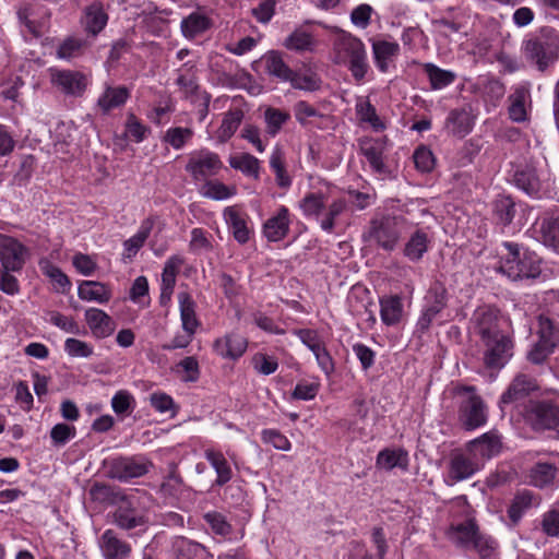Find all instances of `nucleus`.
I'll use <instances>...</instances> for the list:
<instances>
[{
  "mask_svg": "<svg viewBox=\"0 0 559 559\" xmlns=\"http://www.w3.org/2000/svg\"><path fill=\"white\" fill-rule=\"evenodd\" d=\"M333 62L346 66L357 82H361L370 69L362 40L341 28H336V36L333 41Z\"/></svg>",
  "mask_w": 559,
  "mask_h": 559,
  "instance_id": "nucleus-1",
  "label": "nucleus"
},
{
  "mask_svg": "<svg viewBox=\"0 0 559 559\" xmlns=\"http://www.w3.org/2000/svg\"><path fill=\"white\" fill-rule=\"evenodd\" d=\"M498 257L496 270L511 281L535 278L540 274L538 259L526 251L521 253L516 243L503 242Z\"/></svg>",
  "mask_w": 559,
  "mask_h": 559,
  "instance_id": "nucleus-2",
  "label": "nucleus"
},
{
  "mask_svg": "<svg viewBox=\"0 0 559 559\" xmlns=\"http://www.w3.org/2000/svg\"><path fill=\"white\" fill-rule=\"evenodd\" d=\"M522 50L528 62L545 71L559 57V33L544 27L536 36L523 41Z\"/></svg>",
  "mask_w": 559,
  "mask_h": 559,
  "instance_id": "nucleus-3",
  "label": "nucleus"
},
{
  "mask_svg": "<svg viewBox=\"0 0 559 559\" xmlns=\"http://www.w3.org/2000/svg\"><path fill=\"white\" fill-rule=\"evenodd\" d=\"M453 394L459 403V419L467 430L485 425L486 406L474 386L457 385L453 389Z\"/></svg>",
  "mask_w": 559,
  "mask_h": 559,
  "instance_id": "nucleus-4",
  "label": "nucleus"
},
{
  "mask_svg": "<svg viewBox=\"0 0 559 559\" xmlns=\"http://www.w3.org/2000/svg\"><path fill=\"white\" fill-rule=\"evenodd\" d=\"M405 218L402 216H382L370 222L365 238L384 251H393L401 238Z\"/></svg>",
  "mask_w": 559,
  "mask_h": 559,
  "instance_id": "nucleus-5",
  "label": "nucleus"
},
{
  "mask_svg": "<svg viewBox=\"0 0 559 559\" xmlns=\"http://www.w3.org/2000/svg\"><path fill=\"white\" fill-rule=\"evenodd\" d=\"M223 168L218 154L209 150H201L190 154L186 165V171L195 182H206L209 178L216 176Z\"/></svg>",
  "mask_w": 559,
  "mask_h": 559,
  "instance_id": "nucleus-6",
  "label": "nucleus"
},
{
  "mask_svg": "<svg viewBox=\"0 0 559 559\" xmlns=\"http://www.w3.org/2000/svg\"><path fill=\"white\" fill-rule=\"evenodd\" d=\"M536 455H546L547 457L538 459L535 464L530 467L526 475L528 484L539 489L549 488L554 486L558 475L559 453L537 452Z\"/></svg>",
  "mask_w": 559,
  "mask_h": 559,
  "instance_id": "nucleus-7",
  "label": "nucleus"
},
{
  "mask_svg": "<svg viewBox=\"0 0 559 559\" xmlns=\"http://www.w3.org/2000/svg\"><path fill=\"white\" fill-rule=\"evenodd\" d=\"M447 288L440 282H435L430 285L425 297L426 305L417 321V329L421 332L429 330L436 317L447 306Z\"/></svg>",
  "mask_w": 559,
  "mask_h": 559,
  "instance_id": "nucleus-8",
  "label": "nucleus"
},
{
  "mask_svg": "<svg viewBox=\"0 0 559 559\" xmlns=\"http://www.w3.org/2000/svg\"><path fill=\"white\" fill-rule=\"evenodd\" d=\"M484 364L490 369L502 368L512 357L513 343L509 336L503 333L495 337L483 341Z\"/></svg>",
  "mask_w": 559,
  "mask_h": 559,
  "instance_id": "nucleus-9",
  "label": "nucleus"
},
{
  "mask_svg": "<svg viewBox=\"0 0 559 559\" xmlns=\"http://www.w3.org/2000/svg\"><path fill=\"white\" fill-rule=\"evenodd\" d=\"M468 330L481 342L497 336L502 333L499 329L498 312L488 306L478 307L469 320Z\"/></svg>",
  "mask_w": 559,
  "mask_h": 559,
  "instance_id": "nucleus-10",
  "label": "nucleus"
},
{
  "mask_svg": "<svg viewBox=\"0 0 559 559\" xmlns=\"http://www.w3.org/2000/svg\"><path fill=\"white\" fill-rule=\"evenodd\" d=\"M27 258V248L16 238L0 234L1 270L20 272Z\"/></svg>",
  "mask_w": 559,
  "mask_h": 559,
  "instance_id": "nucleus-11",
  "label": "nucleus"
},
{
  "mask_svg": "<svg viewBox=\"0 0 559 559\" xmlns=\"http://www.w3.org/2000/svg\"><path fill=\"white\" fill-rule=\"evenodd\" d=\"M528 420L535 431L559 432V406L551 401L536 402L528 413Z\"/></svg>",
  "mask_w": 559,
  "mask_h": 559,
  "instance_id": "nucleus-12",
  "label": "nucleus"
},
{
  "mask_svg": "<svg viewBox=\"0 0 559 559\" xmlns=\"http://www.w3.org/2000/svg\"><path fill=\"white\" fill-rule=\"evenodd\" d=\"M469 453L476 459L481 467L485 462L491 457L498 455L502 449L501 436L496 431L491 430L479 438L469 441L466 445Z\"/></svg>",
  "mask_w": 559,
  "mask_h": 559,
  "instance_id": "nucleus-13",
  "label": "nucleus"
},
{
  "mask_svg": "<svg viewBox=\"0 0 559 559\" xmlns=\"http://www.w3.org/2000/svg\"><path fill=\"white\" fill-rule=\"evenodd\" d=\"M481 468L476 459L465 449V451L452 455L447 481L450 485L463 481L474 476Z\"/></svg>",
  "mask_w": 559,
  "mask_h": 559,
  "instance_id": "nucleus-14",
  "label": "nucleus"
},
{
  "mask_svg": "<svg viewBox=\"0 0 559 559\" xmlns=\"http://www.w3.org/2000/svg\"><path fill=\"white\" fill-rule=\"evenodd\" d=\"M51 82L63 94L69 96H82L87 87L85 74L73 70H51Z\"/></svg>",
  "mask_w": 559,
  "mask_h": 559,
  "instance_id": "nucleus-15",
  "label": "nucleus"
},
{
  "mask_svg": "<svg viewBox=\"0 0 559 559\" xmlns=\"http://www.w3.org/2000/svg\"><path fill=\"white\" fill-rule=\"evenodd\" d=\"M185 263V259L181 255H171L165 262L162 273V285L159 301L162 306H166L170 302L176 285V278Z\"/></svg>",
  "mask_w": 559,
  "mask_h": 559,
  "instance_id": "nucleus-16",
  "label": "nucleus"
},
{
  "mask_svg": "<svg viewBox=\"0 0 559 559\" xmlns=\"http://www.w3.org/2000/svg\"><path fill=\"white\" fill-rule=\"evenodd\" d=\"M371 49L374 64L382 73L389 71L390 64L397 58L401 50L397 41L384 38L372 39Z\"/></svg>",
  "mask_w": 559,
  "mask_h": 559,
  "instance_id": "nucleus-17",
  "label": "nucleus"
},
{
  "mask_svg": "<svg viewBox=\"0 0 559 559\" xmlns=\"http://www.w3.org/2000/svg\"><path fill=\"white\" fill-rule=\"evenodd\" d=\"M478 533L479 528L475 520L469 519L462 523L451 524L445 531V536L456 547L471 550Z\"/></svg>",
  "mask_w": 559,
  "mask_h": 559,
  "instance_id": "nucleus-18",
  "label": "nucleus"
},
{
  "mask_svg": "<svg viewBox=\"0 0 559 559\" xmlns=\"http://www.w3.org/2000/svg\"><path fill=\"white\" fill-rule=\"evenodd\" d=\"M289 210L281 205L276 213L263 224V235L269 241H281L289 231Z\"/></svg>",
  "mask_w": 559,
  "mask_h": 559,
  "instance_id": "nucleus-19",
  "label": "nucleus"
},
{
  "mask_svg": "<svg viewBox=\"0 0 559 559\" xmlns=\"http://www.w3.org/2000/svg\"><path fill=\"white\" fill-rule=\"evenodd\" d=\"M248 346L247 338L237 333H230L214 342V350L223 358L238 359Z\"/></svg>",
  "mask_w": 559,
  "mask_h": 559,
  "instance_id": "nucleus-20",
  "label": "nucleus"
},
{
  "mask_svg": "<svg viewBox=\"0 0 559 559\" xmlns=\"http://www.w3.org/2000/svg\"><path fill=\"white\" fill-rule=\"evenodd\" d=\"M537 389L538 385L534 378L520 373L512 380L507 391L501 395L500 403L510 404L523 400Z\"/></svg>",
  "mask_w": 559,
  "mask_h": 559,
  "instance_id": "nucleus-21",
  "label": "nucleus"
},
{
  "mask_svg": "<svg viewBox=\"0 0 559 559\" xmlns=\"http://www.w3.org/2000/svg\"><path fill=\"white\" fill-rule=\"evenodd\" d=\"M85 320L94 336L105 338L116 329L115 321L103 310L91 308L85 311Z\"/></svg>",
  "mask_w": 559,
  "mask_h": 559,
  "instance_id": "nucleus-22",
  "label": "nucleus"
},
{
  "mask_svg": "<svg viewBox=\"0 0 559 559\" xmlns=\"http://www.w3.org/2000/svg\"><path fill=\"white\" fill-rule=\"evenodd\" d=\"M445 130L457 138L467 135L474 127V118L465 108L453 109L445 119Z\"/></svg>",
  "mask_w": 559,
  "mask_h": 559,
  "instance_id": "nucleus-23",
  "label": "nucleus"
},
{
  "mask_svg": "<svg viewBox=\"0 0 559 559\" xmlns=\"http://www.w3.org/2000/svg\"><path fill=\"white\" fill-rule=\"evenodd\" d=\"M185 489L186 485L182 477L178 473L177 465L171 464L167 476L164 477L162 484L159 485L158 492L167 502L174 504V502L177 501L183 493Z\"/></svg>",
  "mask_w": 559,
  "mask_h": 559,
  "instance_id": "nucleus-24",
  "label": "nucleus"
},
{
  "mask_svg": "<svg viewBox=\"0 0 559 559\" xmlns=\"http://www.w3.org/2000/svg\"><path fill=\"white\" fill-rule=\"evenodd\" d=\"M107 22L108 14L102 2L94 1L85 8L83 25L88 34L96 36L105 28Z\"/></svg>",
  "mask_w": 559,
  "mask_h": 559,
  "instance_id": "nucleus-25",
  "label": "nucleus"
},
{
  "mask_svg": "<svg viewBox=\"0 0 559 559\" xmlns=\"http://www.w3.org/2000/svg\"><path fill=\"white\" fill-rule=\"evenodd\" d=\"M385 145L379 139H365L360 142V152L365 156L371 169L377 174L384 173L383 162Z\"/></svg>",
  "mask_w": 559,
  "mask_h": 559,
  "instance_id": "nucleus-26",
  "label": "nucleus"
},
{
  "mask_svg": "<svg viewBox=\"0 0 559 559\" xmlns=\"http://www.w3.org/2000/svg\"><path fill=\"white\" fill-rule=\"evenodd\" d=\"M178 304L180 310L181 325L185 333L194 334L200 325V321L197 318V304L187 292H180L178 294Z\"/></svg>",
  "mask_w": 559,
  "mask_h": 559,
  "instance_id": "nucleus-27",
  "label": "nucleus"
},
{
  "mask_svg": "<svg viewBox=\"0 0 559 559\" xmlns=\"http://www.w3.org/2000/svg\"><path fill=\"white\" fill-rule=\"evenodd\" d=\"M430 238L424 229H416L404 245L403 254L412 262H418L428 251Z\"/></svg>",
  "mask_w": 559,
  "mask_h": 559,
  "instance_id": "nucleus-28",
  "label": "nucleus"
},
{
  "mask_svg": "<svg viewBox=\"0 0 559 559\" xmlns=\"http://www.w3.org/2000/svg\"><path fill=\"white\" fill-rule=\"evenodd\" d=\"M408 462V453L405 450L386 448L378 453L376 466L383 471H392L395 467L407 471Z\"/></svg>",
  "mask_w": 559,
  "mask_h": 559,
  "instance_id": "nucleus-29",
  "label": "nucleus"
},
{
  "mask_svg": "<svg viewBox=\"0 0 559 559\" xmlns=\"http://www.w3.org/2000/svg\"><path fill=\"white\" fill-rule=\"evenodd\" d=\"M540 498L533 491L528 489L519 491L508 509V515L513 523H518L528 509L538 506Z\"/></svg>",
  "mask_w": 559,
  "mask_h": 559,
  "instance_id": "nucleus-30",
  "label": "nucleus"
},
{
  "mask_svg": "<svg viewBox=\"0 0 559 559\" xmlns=\"http://www.w3.org/2000/svg\"><path fill=\"white\" fill-rule=\"evenodd\" d=\"M100 548L106 559H124L130 554L129 545L118 539L111 530L102 535Z\"/></svg>",
  "mask_w": 559,
  "mask_h": 559,
  "instance_id": "nucleus-31",
  "label": "nucleus"
},
{
  "mask_svg": "<svg viewBox=\"0 0 559 559\" xmlns=\"http://www.w3.org/2000/svg\"><path fill=\"white\" fill-rule=\"evenodd\" d=\"M204 456L211 466L214 468L217 477L214 481L216 486H224L233 478V471L224 454L213 449H206Z\"/></svg>",
  "mask_w": 559,
  "mask_h": 559,
  "instance_id": "nucleus-32",
  "label": "nucleus"
},
{
  "mask_svg": "<svg viewBox=\"0 0 559 559\" xmlns=\"http://www.w3.org/2000/svg\"><path fill=\"white\" fill-rule=\"evenodd\" d=\"M109 475L120 481H129L140 476V464L131 457L115 459L110 463Z\"/></svg>",
  "mask_w": 559,
  "mask_h": 559,
  "instance_id": "nucleus-33",
  "label": "nucleus"
},
{
  "mask_svg": "<svg viewBox=\"0 0 559 559\" xmlns=\"http://www.w3.org/2000/svg\"><path fill=\"white\" fill-rule=\"evenodd\" d=\"M181 32L186 38H195L212 27V20L200 12H192L181 21Z\"/></svg>",
  "mask_w": 559,
  "mask_h": 559,
  "instance_id": "nucleus-34",
  "label": "nucleus"
},
{
  "mask_svg": "<svg viewBox=\"0 0 559 559\" xmlns=\"http://www.w3.org/2000/svg\"><path fill=\"white\" fill-rule=\"evenodd\" d=\"M380 316L385 325H395L402 320L403 302L399 296L380 298Z\"/></svg>",
  "mask_w": 559,
  "mask_h": 559,
  "instance_id": "nucleus-35",
  "label": "nucleus"
},
{
  "mask_svg": "<svg viewBox=\"0 0 559 559\" xmlns=\"http://www.w3.org/2000/svg\"><path fill=\"white\" fill-rule=\"evenodd\" d=\"M79 297L82 300L105 304L108 302L109 299L111 298V292L103 283L94 281H84L79 286Z\"/></svg>",
  "mask_w": 559,
  "mask_h": 559,
  "instance_id": "nucleus-36",
  "label": "nucleus"
},
{
  "mask_svg": "<svg viewBox=\"0 0 559 559\" xmlns=\"http://www.w3.org/2000/svg\"><path fill=\"white\" fill-rule=\"evenodd\" d=\"M270 167L275 175V181L281 189H288L292 183V177L286 170L285 154L278 145L274 147L270 156Z\"/></svg>",
  "mask_w": 559,
  "mask_h": 559,
  "instance_id": "nucleus-37",
  "label": "nucleus"
},
{
  "mask_svg": "<svg viewBox=\"0 0 559 559\" xmlns=\"http://www.w3.org/2000/svg\"><path fill=\"white\" fill-rule=\"evenodd\" d=\"M245 114L240 108L229 109L216 131V138L221 143L227 142L237 131L243 120Z\"/></svg>",
  "mask_w": 559,
  "mask_h": 559,
  "instance_id": "nucleus-38",
  "label": "nucleus"
},
{
  "mask_svg": "<svg viewBox=\"0 0 559 559\" xmlns=\"http://www.w3.org/2000/svg\"><path fill=\"white\" fill-rule=\"evenodd\" d=\"M283 46L296 52L312 51L316 46V39L311 33L299 27L285 38Z\"/></svg>",
  "mask_w": 559,
  "mask_h": 559,
  "instance_id": "nucleus-39",
  "label": "nucleus"
},
{
  "mask_svg": "<svg viewBox=\"0 0 559 559\" xmlns=\"http://www.w3.org/2000/svg\"><path fill=\"white\" fill-rule=\"evenodd\" d=\"M224 217L231 229L234 238L239 243H246L250 238V230L243 215L234 207H227L224 212Z\"/></svg>",
  "mask_w": 559,
  "mask_h": 559,
  "instance_id": "nucleus-40",
  "label": "nucleus"
},
{
  "mask_svg": "<svg viewBox=\"0 0 559 559\" xmlns=\"http://www.w3.org/2000/svg\"><path fill=\"white\" fill-rule=\"evenodd\" d=\"M128 95V90L126 87H107L99 96L97 106L103 114H108L110 110L123 105Z\"/></svg>",
  "mask_w": 559,
  "mask_h": 559,
  "instance_id": "nucleus-41",
  "label": "nucleus"
},
{
  "mask_svg": "<svg viewBox=\"0 0 559 559\" xmlns=\"http://www.w3.org/2000/svg\"><path fill=\"white\" fill-rule=\"evenodd\" d=\"M176 84L179 86L186 98L192 99L198 94L200 86L197 81L193 64L187 63L183 68L178 70Z\"/></svg>",
  "mask_w": 559,
  "mask_h": 559,
  "instance_id": "nucleus-42",
  "label": "nucleus"
},
{
  "mask_svg": "<svg viewBox=\"0 0 559 559\" xmlns=\"http://www.w3.org/2000/svg\"><path fill=\"white\" fill-rule=\"evenodd\" d=\"M528 96V90L525 87L515 88V91L509 96V116L514 122H523L526 120L527 114L525 103Z\"/></svg>",
  "mask_w": 559,
  "mask_h": 559,
  "instance_id": "nucleus-43",
  "label": "nucleus"
},
{
  "mask_svg": "<svg viewBox=\"0 0 559 559\" xmlns=\"http://www.w3.org/2000/svg\"><path fill=\"white\" fill-rule=\"evenodd\" d=\"M328 202L326 195L322 192H309L299 202V207L307 217L319 219Z\"/></svg>",
  "mask_w": 559,
  "mask_h": 559,
  "instance_id": "nucleus-44",
  "label": "nucleus"
},
{
  "mask_svg": "<svg viewBox=\"0 0 559 559\" xmlns=\"http://www.w3.org/2000/svg\"><path fill=\"white\" fill-rule=\"evenodd\" d=\"M265 71L269 75L277 78L282 82H287L292 75V69L285 63L281 53L271 51L264 57Z\"/></svg>",
  "mask_w": 559,
  "mask_h": 559,
  "instance_id": "nucleus-45",
  "label": "nucleus"
},
{
  "mask_svg": "<svg viewBox=\"0 0 559 559\" xmlns=\"http://www.w3.org/2000/svg\"><path fill=\"white\" fill-rule=\"evenodd\" d=\"M424 71L427 74L432 90H441L452 84L456 75L450 70H443L433 63H425Z\"/></svg>",
  "mask_w": 559,
  "mask_h": 559,
  "instance_id": "nucleus-46",
  "label": "nucleus"
},
{
  "mask_svg": "<svg viewBox=\"0 0 559 559\" xmlns=\"http://www.w3.org/2000/svg\"><path fill=\"white\" fill-rule=\"evenodd\" d=\"M492 212L497 223L507 226L515 216V203L510 197L501 195L495 200Z\"/></svg>",
  "mask_w": 559,
  "mask_h": 559,
  "instance_id": "nucleus-47",
  "label": "nucleus"
},
{
  "mask_svg": "<svg viewBox=\"0 0 559 559\" xmlns=\"http://www.w3.org/2000/svg\"><path fill=\"white\" fill-rule=\"evenodd\" d=\"M539 231L543 243L559 253V216L544 218Z\"/></svg>",
  "mask_w": 559,
  "mask_h": 559,
  "instance_id": "nucleus-48",
  "label": "nucleus"
},
{
  "mask_svg": "<svg viewBox=\"0 0 559 559\" xmlns=\"http://www.w3.org/2000/svg\"><path fill=\"white\" fill-rule=\"evenodd\" d=\"M229 165L231 168L240 170L246 176L254 179H258L260 176V160L249 153L231 156L229 158Z\"/></svg>",
  "mask_w": 559,
  "mask_h": 559,
  "instance_id": "nucleus-49",
  "label": "nucleus"
},
{
  "mask_svg": "<svg viewBox=\"0 0 559 559\" xmlns=\"http://www.w3.org/2000/svg\"><path fill=\"white\" fill-rule=\"evenodd\" d=\"M356 114L362 122H368L376 131L385 129L379 118L376 107L366 98L359 97L356 103Z\"/></svg>",
  "mask_w": 559,
  "mask_h": 559,
  "instance_id": "nucleus-50",
  "label": "nucleus"
},
{
  "mask_svg": "<svg viewBox=\"0 0 559 559\" xmlns=\"http://www.w3.org/2000/svg\"><path fill=\"white\" fill-rule=\"evenodd\" d=\"M539 526L547 537L559 538V500L542 514Z\"/></svg>",
  "mask_w": 559,
  "mask_h": 559,
  "instance_id": "nucleus-51",
  "label": "nucleus"
},
{
  "mask_svg": "<svg viewBox=\"0 0 559 559\" xmlns=\"http://www.w3.org/2000/svg\"><path fill=\"white\" fill-rule=\"evenodd\" d=\"M290 119V115L278 108L269 107L264 111L265 131L270 136H275L282 127Z\"/></svg>",
  "mask_w": 559,
  "mask_h": 559,
  "instance_id": "nucleus-52",
  "label": "nucleus"
},
{
  "mask_svg": "<svg viewBox=\"0 0 559 559\" xmlns=\"http://www.w3.org/2000/svg\"><path fill=\"white\" fill-rule=\"evenodd\" d=\"M471 550L476 551L480 559H492L497 556L498 543L491 536L479 532Z\"/></svg>",
  "mask_w": 559,
  "mask_h": 559,
  "instance_id": "nucleus-53",
  "label": "nucleus"
},
{
  "mask_svg": "<svg viewBox=\"0 0 559 559\" xmlns=\"http://www.w3.org/2000/svg\"><path fill=\"white\" fill-rule=\"evenodd\" d=\"M346 207L347 203L344 199H336L331 202L326 213L320 219V227L326 233H332L336 218L345 212Z\"/></svg>",
  "mask_w": 559,
  "mask_h": 559,
  "instance_id": "nucleus-54",
  "label": "nucleus"
},
{
  "mask_svg": "<svg viewBox=\"0 0 559 559\" xmlns=\"http://www.w3.org/2000/svg\"><path fill=\"white\" fill-rule=\"evenodd\" d=\"M294 88L313 92L320 88L321 80L316 73H298L294 70L288 81Z\"/></svg>",
  "mask_w": 559,
  "mask_h": 559,
  "instance_id": "nucleus-55",
  "label": "nucleus"
},
{
  "mask_svg": "<svg viewBox=\"0 0 559 559\" xmlns=\"http://www.w3.org/2000/svg\"><path fill=\"white\" fill-rule=\"evenodd\" d=\"M201 194L213 200H226L236 193L235 188H230L219 181L209 180L203 183Z\"/></svg>",
  "mask_w": 559,
  "mask_h": 559,
  "instance_id": "nucleus-56",
  "label": "nucleus"
},
{
  "mask_svg": "<svg viewBox=\"0 0 559 559\" xmlns=\"http://www.w3.org/2000/svg\"><path fill=\"white\" fill-rule=\"evenodd\" d=\"M174 547L179 559H194L205 550V547L200 543L185 537L177 538Z\"/></svg>",
  "mask_w": 559,
  "mask_h": 559,
  "instance_id": "nucleus-57",
  "label": "nucleus"
},
{
  "mask_svg": "<svg viewBox=\"0 0 559 559\" xmlns=\"http://www.w3.org/2000/svg\"><path fill=\"white\" fill-rule=\"evenodd\" d=\"M148 401L156 412L160 414H168L170 418L176 416L178 407L170 395L164 392H155L150 395Z\"/></svg>",
  "mask_w": 559,
  "mask_h": 559,
  "instance_id": "nucleus-58",
  "label": "nucleus"
},
{
  "mask_svg": "<svg viewBox=\"0 0 559 559\" xmlns=\"http://www.w3.org/2000/svg\"><path fill=\"white\" fill-rule=\"evenodd\" d=\"M515 183L528 195L537 194L540 188L539 179L534 170H523L516 173Z\"/></svg>",
  "mask_w": 559,
  "mask_h": 559,
  "instance_id": "nucleus-59",
  "label": "nucleus"
},
{
  "mask_svg": "<svg viewBox=\"0 0 559 559\" xmlns=\"http://www.w3.org/2000/svg\"><path fill=\"white\" fill-rule=\"evenodd\" d=\"M204 521L211 527L214 534L227 536L231 533V525L226 521V518L216 511L207 512L203 515Z\"/></svg>",
  "mask_w": 559,
  "mask_h": 559,
  "instance_id": "nucleus-60",
  "label": "nucleus"
},
{
  "mask_svg": "<svg viewBox=\"0 0 559 559\" xmlns=\"http://www.w3.org/2000/svg\"><path fill=\"white\" fill-rule=\"evenodd\" d=\"M537 334L538 340L551 343L554 346H556L559 341L558 329L556 328L555 323L544 314L538 317Z\"/></svg>",
  "mask_w": 559,
  "mask_h": 559,
  "instance_id": "nucleus-61",
  "label": "nucleus"
},
{
  "mask_svg": "<svg viewBox=\"0 0 559 559\" xmlns=\"http://www.w3.org/2000/svg\"><path fill=\"white\" fill-rule=\"evenodd\" d=\"M413 158L416 168L421 173H430L435 168L436 159L433 153L425 145L415 150Z\"/></svg>",
  "mask_w": 559,
  "mask_h": 559,
  "instance_id": "nucleus-62",
  "label": "nucleus"
},
{
  "mask_svg": "<svg viewBox=\"0 0 559 559\" xmlns=\"http://www.w3.org/2000/svg\"><path fill=\"white\" fill-rule=\"evenodd\" d=\"M92 500L100 503H115L119 498V493L108 485L95 483L90 489Z\"/></svg>",
  "mask_w": 559,
  "mask_h": 559,
  "instance_id": "nucleus-63",
  "label": "nucleus"
},
{
  "mask_svg": "<svg viewBox=\"0 0 559 559\" xmlns=\"http://www.w3.org/2000/svg\"><path fill=\"white\" fill-rule=\"evenodd\" d=\"M294 334L298 336L301 343L307 346L312 354L320 352V349L325 346L317 330L299 329L295 330Z\"/></svg>",
  "mask_w": 559,
  "mask_h": 559,
  "instance_id": "nucleus-64",
  "label": "nucleus"
}]
</instances>
